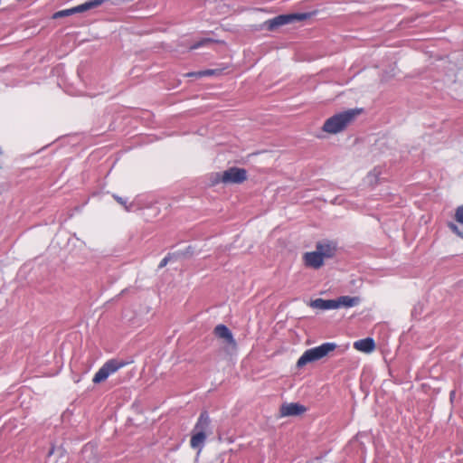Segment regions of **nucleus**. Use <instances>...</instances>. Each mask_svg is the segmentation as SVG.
Wrapping results in <instances>:
<instances>
[{
  "mask_svg": "<svg viewBox=\"0 0 463 463\" xmlns=\"http://www.w3.org/2000/svg\"><path fill=\"white\" fill-rule=\"evenodd\" d=\"M361 112L360 109H348L327 118L322 129L330 134L343 131Z\"/></svg>",
  "mask_w": 463,
  "mask_h": 463,
  "instance_id": "1",
  "label": "nucleus"
},
{
  "mask_svg": "<svg viewBox=\"0 0 463 463\" xmlns=\"http://www.w3.org/2000/svg\"><path fill=\"white\" fill-rule=\"evenodd\" d=\"M337 347L335 343H324L318 346L306 350L297 362V366L301 368L308 363L316 362L326 356Z\"/></svg>",
  "mask_w": 463,
  "mask_h": 463,
  "instance_id": "2",
  "label": "nucleus"
},
{
  "mask_svg": "<svg viewBox=\"0 0 463 463\" xmlns=\"http://www.w3.org/2000/svg\"><path fill=\"white\" fill-rule=\"evenodd\" d=\"M309 16L310 14L307 13L279 14L272 19L265 21L261 28L268 31H275L282 25L289 24L297 21H304L309 18Z\"/></svg>",
  "mask_w": 463,
  "mask_h": 463,
  "instance_id": "3",
  "label": "nucleus"
},
{
  "mask_svg": "<svg viewBox=\"0 0 463 463\" xmlns=\"http://www.w3.org/2000/svg\"><path fill=\"white\" fill-rule=\"evenodd\" d=\"M128 364V362H124L119 359L108 360L95 373L92 382L94 383H100L106 381L109 375L115 373Z\"/></svg>",
  "mask_w": 463,
  "mask_h": 463,
  "instance_id": "4",
  "label": "nucleus"
},
{
  "mask_svg": "<svg viewBox=\"0 0 463 463\" xmlns=\"http://www.w3.org/2000/svg\"><path fill=\"white\" fill-rule=\"evenodd\" d=\"M247 179V171L244 168L230 167L222 173V182L224 184H241Z\"/></svg>",
  "mask_w": 463,
  "mask_h": 463,
  "instance_id": "5",
  "label": "nucleus"
},
{
  "mask_svg": "<svg viewBox=\"0 0 463 463\" xmlns=\"http://www.w3.org/2000/svg\"><path fill=\"white\" fill-rule=\"evenodd\" d=\"M192 430L197 433H203L206 436H209L213 433L212 420L207 411H203L200 413L197 421Z\"/></svg>",
  "mask_w": 463,
  "mask_h": 463,
  "instance_id": "6",
  "label": "nucleus"
},
{
  "mask_svg": "<svg viewBox=\"0 0 463 463\" xmlns=\"http://www.w3.org/2000/svg\"><path fill=\"white\" fill-rule=\"evenodd\" d=\"M303 260L307 267L316 269L324 265V259L317 250L315 251L306 252L303 256Z\"/></svg>",
  "mask_w": 463,
  "mask_h": 463,
  "instance_id": "7",
  "label": "nucleus"
},
{
  "mask_svg": "<svg viewBox=\"0 0 463 463\" xmlns=\"http://www.w3.org/2000/svg\"><path fill=\"white\" fill-rule=\"evenodd\" d=\"M317 250L320 253L322 258H333L336 252V244L333 241H319L316 245Z\"/></svg>",
  "mask_w": 463,
  "mask_h": 463,
  "instance_id": "8",
  "label": "nucleus"
},
{
  "mask_svg": "<svg viewBox=\"0 0 463 463\" xmlns=\"http://www.w3.org/2000/svg\"><path fill=\"white\" fill-rule=\"evenodd\" d=\"M307 408L299 403H284L280 407V414L283 417L287 416H298L304 413Z\"/></svg>",
  "mask_w": 463,
  "mask_h": 463,
  "instance_id": "9",
  "label": "nucleus"
},
{
  "mask_svg": "<svg viewBox=\"0 0 463 463\" xmlns=\"http://www.w3.org/2000/svg\"><path fill=\"white\" fill-rule=\"evenodd\" d=\"M214 334L217 337L224 339L225 343L235 347L236 341L232 335V331L222 324H220L215 326Z\"/></svg>",
  "mask_w": 463,
  "mask_h": 463,
  "instance_id": "10",
  "label": "nucleus"
},
{
  "mask_svg": "<svg viewBox=\"0 0 463 463\" xmlns=\"http://www.w3.org/2000/svg\"><path fill=\"white\" fill-rule=\"evenodd\" d=\"M207 438L208 436L203 433H197L192 430L190 447L194 449H197L198 453H200L204 447Z\"/></svg>",
  "mask_w": 463,
  "mask_h": 463,
  "instance_id": "11",
  "label": "nucleus"
},
{
  "mask_svg": "<svg viewBox=\"0 0 463 463\" xmlns=\"http://www.w3.org/2000/svg\"><path fill=\"white\" fill-rule=\"evenodd\" d=\"M354 347L361 352L369 354L375 348L374 340L371 337L357 340L354 343Z\"/></svg>",
  "mask_w": 463,
  "mask_h": 463,
  "instance_id": "12",
  "label": "nucleus"
},
{
  "mask_svg": "<svg viewBox=\"0 0 463 463\" xmlns=\"http://www.w3.org/2000/svg\"><path fill=\"white\" fill-rule=\"evenodd\" d=\"M311 307L322 310H329L337 308L335 299L317 298L311 302Z\"/></svg>",
  "mask_w": 463,
  "mask_h": 463,
  "instance_id": "13",
  "label": "nucleus"
},
{
  "mask_svg": "<svg viewBox=\"0 0 463 463\" xmlns=\"http://www.w3.org/2000/svg\"><path fill=\"white\" fill-rule=\"evenodd\" d=\"M337 308L341 307H352L359 304L360 298L358 297L342 296L335 299Z\"/></svg>",
  "mask_w": 463,
  "mask_h": 463,
  "instance_id": "14",
  "label": "nucleus"
},
{
  "mask_svg": "<svg viewBox=\"0 0 463 463\" xmlns=\"http://www.w3.org/2000/svg\"><path fill=\"white\" fill-rule=\"evenodd\" d=\"M105 2L106 0H88L85 3L77 5L78 11L80 13H83L101 5Z\"/></svg>",
  "mask_w": 463,
  "mask_h": 463,
  "instance_id": "15",
  "label": "nucleus"
},
{
  "mask_svg": "<svg viewBox=\"0 0 463 463\" xmlns=\"http://www.w3.org/2000/svg\"><path fill=\"white\" fill-rule=\"evenodd\" d=\"M215 43H217V41H215L212 38H209V37H204V38L200 39L199 41L194 42L193 44H191V46L189 48H190V50H195V49H199L202 47L210 46Z\"/></svg>",
  "mask_w": 463,
  "mask_h": 463,
  "instance_id": "16",
  "label": "nucleus"
},
{
  "mask_svg": "<svg viewBox=\"0 0 463 463\" xmlns=\"http://www.w3.org/2000/svg\"><path fill=\"white\" fill-rule=\"evenodd\" d=\"M112 197L127 212H131L133 208V203H128L127 198L121 197L118 194H112Z\"/></svg>",
  "mask_w": 463,
  "mask_h": 463,
  "instance_id": "17",
  "label": "nucleus"
},
{
  "mask_svg": "<svg viewBox=\"0 0 463 463\" xmlns=\"http://www.w3.org/2000/svg\"><path fill=\"white\" fill-rule=\"evenodd\" d=\"M78 13H80L78 11V6H74V7L70 8V9H64V10H61V11L56 12L53 14V18L65 17V16H69V15L74 14H78Z\"/></svg>",
  "mask_w": 463,
  "mask_h": 463,
  "instance_id": "18",
  "label": "nucleus"
},
{
  "mask_svg": "<svg viewBox=\"0 0 463 463\" xmlns=\"http://www.w3.org/2000/svg\"><path fill=\"white\" fill-rule=\"evenodd\" d=\"M217 71H218L217 70H204V71H200L194 72V73H189L188 75H196L198 77H205V76L214 75V74H216Z\"/></svg>",
  "mask_w": 463,
  "mask_h": 463,
  "instance_id": "19",
  "label": "nucleus"
},
{
  "mask_svg": "<svg viewBox=\"0 0 463 463\" xmlns=\"http://www.w3.org/2000/svg\"><path fill=\"white\" fill-rule=\"evenodd\" d=\"M455 220L463 224V204L458 206L455 212Z\"/></svg>",
  "mask_w": 463,
  "mask_h": 463,
  "instance_id": "20",
  "label": "nucleus"
},
{
  "mask_svg": "<svg viewBox=\"0 0 463 463\" xmlns=\"http://www.w3.org/2000/svg\"><path fill=\"white\" fill-rule=\"evenodd\" d=\"M448 226L451 232H453L455 234H457L458 236H459L463 239V232L460 231V229L458 227L457 224H455L453 222H449L448 224Z\"/></svg>",
  "mask_w": 463,
  "mask_h": 463,
  "instance_id": "21",
  "label": "nucleus"
},
{
  "mask_svg": "<svg viewBox=\"0 0 463 463\" xmlns=\"http://www.w3.org/2000/svg\"><path fill=\"white\" fill-rule=\"evenodd\" d=\"M169 260H170V256H169V255H168V256H166V257H165V258L160 261V263H159V268H163V267H165V266L168 263Z\"/></svg>",
  "mask_w": 463,
  "mask_h": 463,
  "instance_id": "22",
  "label": "nucleus"
},
{
  "mask_svg": "<svg viewBox=\"0 0 463 463\" xmlns=\"http://www.w3.org/2000/svg\"><path fill=\"white\" fill-rule=\"evenodd\" d=\"M192 253H193V249H192V247H191V246H188V247L186 248L185 251L181 252V253H178V254H179V255H183V256H184V255H186V254H192Z\"/></svg>",
  "mask_w": 463,
  "mask_h": 463,
  "instance_id": "23",
  "label": "nucleus"
}]
</instances>
